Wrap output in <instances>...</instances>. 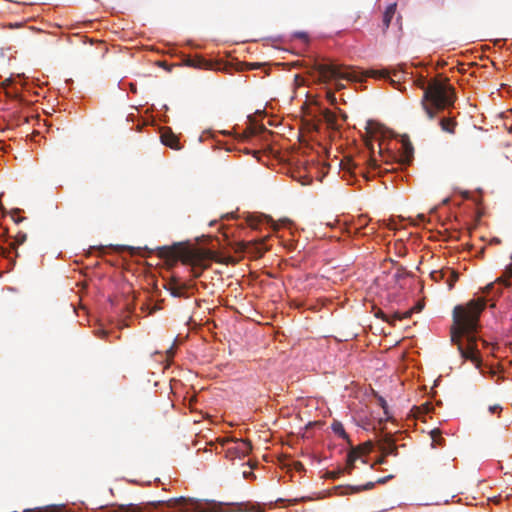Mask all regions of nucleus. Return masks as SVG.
<instances>
[{
	"instance_id": "f257e3e1",
	"label": "nucleus",
	"mask_w": 512,
	"mask_h": 512,
	"mask_svg": "<svg viewBox=\"0 0 512 512\" xmlns=\"http://www.w3.org/2000/svg\"><path fill=\"white\" fill-rule=\"evenodd\" d=\"M486 307L483 298L471 300L466 305H457L453 309V324L450 329L452 344L457 346L461 357L480 367V351L477 347L476 333L480 315Z\"/></svg>"
},
{
	"instance_id": "f03ea898",
	"label": "nucleus",
	"mask_w": 512,
	"mask_h": 512,
	"mask_svg": "<svg viewBox=\"0 0 512 512\" xmlns=\"http://www.w3.org/2000/svg\"><path fill=\"white\" fill-rule=\"evenodd\" d=\"M312 69L319 75L318 81L324 84L335 82V89L337 91L345 88V85L340 80H347L352 82L362 81L365 77L372 78H389L390 72L387 69L376 70L369 69L365 72L358 73L353 68L335 63H320L315 61Z\"/></svg>"
},
{
	"instance_id": "7ed1b4c3",
	"label": "nucleus",
	"mask_w": 512,
	"mask_h": 512,
	"mask_svg": "<svg viewBox=\"0 0 512 512\" xmlns=\"http://www.w3.org/2000/svg\"><path fill=\"white\" fill-rule=\"evenodd\" d=\"M158 256L168 262L181 261L183 264L191 266L195 278L200 277L202 272L210 267V263L214 259L212 251L192 249L181 244L159 247Z\"/></svg>"
},
{
	"instance_id": "20e7f679",
	"label": "nucleus",
	"mask_w": 512,
	"mask_h": 512,
	"mask_svg": "<svg viewBox=\"0 0 512 512\" xmlns=\"http://www.w3.org/2000/svg\"><path fill=\"white\" fill-rule=\"evenodd\" d=\"M207 504L184 497L166 501H152L145 505L129 504L122 506L124 512H207Z\"/></svg>"
},
{
	"instance_id": "39448f33",
	"label": "nucleus",
	"mask_w": 512,
	"mask_h": 512,
	"mask_svg": "<svg viewBox=\"0 0 512 512\" xmlns=\"http://www.w3.org/2000/svg\"><path fill=\"white\" fill-rule=\"evenodd\" d=\"M454 102V89L441 83L438 80H432L424 87L422 98V107L427 116L433 119L437 112L451 106Z\"/></svg>"
},
{
	"instance_id": "423d86ee",
	"label": "nucleus",
	"mask_w": 512,
	"mask_h": 512,
	"mask_svg": "<svg viewBox=\"0 0 512 512\" xmlns=\"http://www.w3.org/2000/svg\"><path fill=\"white\" fill-rule=\"evenodd\" d=\"M341 167L343 170H347L348 172L352 173L353 175L360 174L363 176L366 180L370 179L369 173L370 171H366L362 164L355 161L352 158H345L341 161Z\"/></svg>"
},
{
	"instance_id": "0eeeda50",
	"label": "nucleus",
	"mask_w": 512,
	"mask_h": 512,
	"mask_svg": "<svg viewBox=\"0 0 512 512\" xmlns=\"http://www.w3.org/2000/svg\"><path fill=\"white\" fill-rule=\"evenodd\" d=\"M378 447L384 456H397L398 454V447L391 434H384L378 442Z\"/></svg>"
},
{
	"instance_id": "6e6552de",
	"label": "nucleus",
	"mask_w": 512,
	"mask_h": 512,
	"mask_svg": "<svg viewBox=\"0 0 512 512\" xmlns=\"http://www.w3.org/2000/svg\"><path fill=\"white\" fill-rule=\"evenodd\" d=\"M401 142H402L401 163L405 164V165H409L413 158L414 148L407 136L402 137Z\"/></svg>"
},
{
	"instance_id": "1a4fd4ad",
	"label": "nucleus",
	"mask_w": 512,
	"mask_h": 512,
	"mask_svg": "<svg viewBox=\"0 0 512 512\" xmlns=\"http://www.w3.org/2000/svg\"><path fill=\"white\" fill-rule=\"evenodd\" d=\"M161 141L165 146L175 150H180L181 146L178 137L171 130H166L161 134Z\"/></svg>"
},
{
	"instance_id": "9d476101",
	"label": "nucleus",
	"mask_w": 512,
	"mask_h": 512,
	"mask_svg": "<svg viewBox=\"0 0 512 512\" xmlns=\"http://www.w3.org/2000/svg\"><path fill=\"white\" fill-rule=\"evenodd\" d=\"M512 276V265H510L509 267L506 268L505 270V274L503 277H499L496 282L494 283H490L488 284L485 289H484V292L485 293H490L491 291H493L496 287V285H505V286H509L510 285V282L508 281L507 278L511 277Z\"/></svg>"
},
{
	"instance_id": "9b49d317",
	"label": "nucleus",
	"mask_w": 512,
	"mask_h": 512,
	"mask_svg": "<svg viewBox=\"0 0 512 512\" xmlns=\"http://www.w3.org/2000/svg\"><path fill=\"white\" fill-rule=\"evenodd\" d=\"M389 478H392V476L390 475V476H387L384 478H379L377 481H375V482L370 481V482L366 483L365 485L349 486L350 493H359L362 491L371 490L375 487L376 483L383 484Z\"/></svg>"
},
{
	"instance_id": "f8f14e48",
	"label": "nucleus",
	"mask_w": 512,
	"mask_h": 512,
	"mask_svg": "<svg viewBox=\"0 0 512 512\" xmlns=\"http://www.w3.org/2000/svg\"><path fill=\"white\" fill-rule=\"evenodd\" d=\"M252 450V445L247 440H239L235 442V451L238 458L246 457Z\"/></svg>"
},
{
	"instance_id": "ddd939ff",
	"label": "nucleus",
	"mask_w": 512,
	"mask_h": 512,
	"mask_svg": "<svg viewBox=\"0 0 512 512\" xmlns=\"http://www.w3.org/2000/svg\"><path fill=\"white\" fill-rule=\"evenodd\" d=\"M395 12H396V3H392V4L388 5L386 10L384 11L382 22H383V27L385 30L389 27L391 20L395 15Z\"/></svg>"
},
{
	"instance_id": "4468645a",
	"label": "nucleus",
	"mask_w": 512,
	"mask_h": 512,
	"mask_svg": "<svg viewBox=\"0 0 512 512\" xmlns=\"http://www.w3.org/2000/svg\"><path fill=\"white\" fill-rule=\"evenodd\" d=\"M331 429L332 431L338 435L339 437H341L342 439L346 440L347 443L352 446V443L350 441V438L348 436V434L346 433L343 425L341 422L339 421H333V423L331 424Z\"/></svg>"
},
{
	"instance_id": "2eb2a0df",
	"label": "nucleus",
	"mask_w": 512,
	"mask_h": 512,
	"mask_svg": "<svg viewBox=\"0 0 512 512\" xmlns=\"http://www.w3.org/2000/svg\"><path fill=\"white\" fill-rule=\"evenodd\" d=\"M441 129L444 132L454 134L457 122L453 118H442L439 122Z\"/></svg>"
},
{
	"instance_id": "dca6fc26",
	"label": "nucleus",
	"mask_w": 512,
	"mask_h": 512,
	"mask_svg": "<svg viewBox=\"0 0 512 512\" xmlns=\"http://www.w3.org/2000/svg\"><path fill=\"white\" fill-rule=\"evenodd\" d=\"M247 224L252 228V229H258L259 225L264 222V221H272L271 218L267 217V216H257V215H249L247 217Z\"/></svg>"
},
{
	"instance_id": "f3484780",
	"label": "nucleus",
	"mask_w": 512,
	"mask_h": 512,
	"mask_svg": "<svg viewBox=\"0 0 512 512\" xmlns=\"http://www.w3.org/2000/svg\"><path fill=\"white\" fill-rule=\"evenodd\" d=\"M189 285L180 283L176 288H171V295L178 298H189Z\"/></svg>"
},
{
	"instance_id": "a211bd4d",
	"label": "nucleus",
	"mask_w": 512,
	"mask_h": 512,
	"mask_svg": "<svg viewBox=\"0 0 512 512\" xmlns=\"http://www.w3.org/2000/svg\"><path fill=\"white\" fill-rule=\"evenodd\" d=\"M447 272L448 275L446 276V283L449 290H451L459 279V273L451 268H447Z\"/></svg>"
},
{
	"instance_id": "6ab92c4d",
	"label": "nucleus",
	"mask_w": 512,
	"mask_h": 512,
	"mask_svg": "<svg viewBox=\"0 0 512 512\" xmlns=\"http://www.w3.org/2000/svg\"><path fill=\"white\" fill-rule=\"evenodd\" d=\"M187 65L190 67H195V68H208L210 66V64L205 59H203L201 57L189 59L187 61Z\"/></svg>"
},
{
	"instance_id": "aec40b11",
	"label": "nucleus",
	"mask_w": 512,
	"mask_h": 512,
	"mask_svg": "<svg viewBox=\"0 0 512 512\" xmlns=\"http://www.w3.org/2000/svg\"><path fill=\"white\" fill-rule=\"evenodd\" d=\"M322 115H323V118L325 120V122L330 125V126H334L335 122H336V115L328 110V109H325L323 112H322Z\"/></svg>"
},
{
	"instance_id": "412c9836",
	"label": "nucleus",
	"mask_w": 512,
	"mask_h": 512,
	"mask_svg": "<svg viewBox=\"0 0 512 512\" xmlns=\"http://www.w3.org/2000/svg\"><path fill=\"white\" fill-rule=\"evenodd\" d=\"M413 313H414V309H409V310H407L404 313L395 312V313L392 314L393 323L396 320H402V319L410 318Z\"/></svg>"
},
{
	"instance_id": "4be33fe9",
	"label": "nucleus",
	"mask_w": 512,
	"mask_h": 512,
	"mask_svg": "<svg viewBox=\"0 0 512 512\" xmlns=\"http://www.w3.org/2000/svg\"><path fill=\"white\" fill-rule=\"evenodd\" d=\"M431 439H432V445H442L443 438L441 436V432L439 430H432L431 431Z\"/></svg>"
},
{
	"instance_id": "5701e85b",
	"label": "nucleus",
	"mask_w": 512,
	"mask_h": 512,
	"mask_svg": "<svg viewBox=\"0 0 512 512\" xmlns=\"http://www.w3.org/2000/svg\"><path fill=\"white\" fill-rule=\"evenodd\" d=\"M448 275V272H447V268L446 269H443V270H439V271H433L431 273V277L436 281H440V280H445L446 281V276Z\"/></svg>"
},
{
	"instance_id": "b1692460",
	"label": "nucleus",
	"mask_w": 512,
	"mask_h": 512,
	"mask_svg": "<svg viewBox=\"0 0 512 512\" xmlns=\"http://www.w3.org/2000/svg\"><path fill=\"white\" fill-rule=\"evenodd\" d=\"M358 449V451L360 452V454H368L371 452L372 448H373V444L371 441H367L361 445H358L356 447Z\"/></svg>"
},
{
	"instance_id": "393cba45",
	"label": "nucleus",
	"mask_w": 512,
	"mask_h": 512,
	"mask_svg": "<svg viewBox=\"0 0 512 512\" xmlns=\"http://www.w3.org/2000/svg\"><path fill=\"white\" fill-rule=\"evenodd\" d=\"M360 455L361 454L357 448L351 447V450L347 455V459L349 460V462H355L360 457Z\"/></svg>"
},
{
	"instance_id": "a878e982",
	"label": "nucleus",
	"mask_w": 512,
	"mask_h": 512,
	"mask_svg": "<svg viewBox=\"0 0 512 512\" xmlns=\"http://www.w3.org/2000/svg\"><path fill=\"white\" fill-rule=\"evenodd\" d=\"M26 239H27L26 233L18 232L17 235L15 236V242H14L15 248L18 245L23 244L26 241Z\"/></svg>"
},
{
	"instance_id": "bb28decb",
	"label": "nucleus",
	"mask_w": 512,
	"mask_h": 512,
	"mask_svg": "<svg viewBox=\"0 0 512 512\" xmlns=\"http://www.w3.org/2000/svg\"><path fill=\"white\" fill-rule=\"evenodd\" d=\"M344 473V470L343 469H337V470H334V471H328L326 476L327 478H330V479H337L339 478L342 474Z\"/></svg>"
},
{
	"instance_id": "cd10ccee",
	"label": "nucleus",
	"mask_w": 512,
	"mask_h": 512,
	"mask_svg": "<svg viewBox=\"0 0 512 512\" xmlns=\"http://www.w3.org/2000/svg\"><path fill=\"white\" fill-rule=\"evenodd\" d=\"M181 282L173 277L166 285L165 288L171 293V288H176Z\"/></svg>"
},
{
	"instance_id": "c85d7f7f",
	"label": "nucleus",
	"mask_w": 512,
	"mask_h": 512,
	"mask_svg": "<svg viewBox=\"0 0 512 512\" xmlns=\"http://www.w3.org/2000/svg\"><path fill=\"white\" fill-rule=\"evenodd\" d=\"M376 317L390 323V324H393V319H392V315L389 317L388 315H386L383 311H378L376 313Z\"/></svg>"
},
{
	"instance_id": "c756f323",
	"label": "nucleus",
	"mask_w": 512,
	"mask_h": 512,
	"mask_svg": "<svg viewBox=\"0 0 512 512\" xmlns=\"http://www.w3.org/2000/svg\"><path fill=\"white\" fill-rule=\"evenodd\" d=\"M366 164L372 170H375L378 168L377 160L373 157H370L369 160L366 161Z\"/></svg>"
},
{
	"instance_id": "7c9ffc66",
	"label": "nucleus",
	"mask_w": 512,
	"mask_h": 512,
	"mask_svg": "<svg viewBox=\"0 0 512 512\" xmlns=\"http://www.w3.org/2000/svg\"><path fill=\"white\" fill-rule=\"evenodd\" d=\"M226 457L227 458H230V459H235V458H238L236 456V451H235V445L233 447H230L227 449L226 451Z\"/></svg>"
},
{
	"instance_id": "2f4dec72",
	"label": "nucleus",
	"mask_w": 512,
	"mask_h": 512,
	"mask_svg": "<svg viewBox=\"0 0 512 512\" xmlns=\"http://www.w3.org/2000/svg\"><path fill=\"white\" fill-rule=\"evenodd\" d=\"M327 99L328 101L334 105L336 103V96H335V93L331 90H328L327 91Z\"/></svg>"
},
{
	"instance_id": "473e14b6",
	"label": "nucleus",
	"mask_w": 512,
	"mask_h": 512,
	"mask_svg": "<svg viewBox=\"0 0 512 512\" xmlns=\"http://www.w3.org/2000/svg\"><path fill=\"white\" fill-rule=\"evenodd\" d=\"M379 404H380V406L383 408L384 413H385L386 415H388V407H387V403H386L385 399H384V398H382V397H379ZM389 418H390V417H389V416H387V419H389Z\"/></svg>"
},
{
	"instance_id": "72a5a7b5",
	"label": "nucleus",
	"mask_w": 512,
	"mask_h": 512,
	"mask_svg": "<svg viewBox=\"0 0 512 512\" xmlns=\"http://www.w3.org/2000/svg\"><path fill=\"white\" fill-rule=\"evenodd\" d=\"M210 510H213L215 512H226L227 510L222 508V504H209Z\"/></svg>"
},
{
	"instance_id": "f704fd0d",
	"label": "nucleus",
	"mask_w": 512,
	"mask_h": 512,
	"mask_svg": "<svg viewBox=\"0 0 512 512\" xmlns=\"http://www.w3.org/2000/svg\"><path fill=\"white\" fill-rule=\"evenodd\" d=\"M354 463L355 462H349V460L347 459L346 467L343 469L344 472H347L348 474H351L352 470L354 469Z\"/></svg>"
},
{
	"instance_id": "c9c22d12",
	"label": "nucleus",
	"mask_w": 512,
	"mask_h": 512,
	"mask_svg": "<svg viewBox=\"0 0 512 512\" xmlns=\"http://www.w3.org/2000/svg\"><path fill=\"white\" fill-rule=\"evenodd\" d=\"M20 210L19 209H15L12 211V219L16 222V223H19L21 221H23L25 218L24 217H18V218H15V214L16 213H19Z\"/></svg>"
},
{
	"instance_id": "e433bc0d",
	"label": "nucleus",
	"mask_w": 512,
	"mask_h": 512,
	"mask_svg": "<svg viewBox=\"0 0 512 512\" xmlns=\"http://www.w3.org/2000/svg\"><path fill=\"white\" fill-rule=\"evenodd\" d=\"M108 335V332L106 330L100 329L97 331V336L99 338H105Z\"/></svg>"
},
{
	"instance_id": "4c0bfd02",
	"label": "nucleus",
	"mask_w": 512,
	"mask_h": 512,
	"mask_svg": "<svg viewBox=\"0 0 512 512\" xmlns=\"http://www.w3.org/2000/svg\"><path fill=\"white\" fill-rule=\"evenodd\" d=\"M489 409H490V411H491L492 413H494V412H496V411L501 410V408H500L499 406H496V405H495V406H490V408H489Z\"/></svg>"
},
{
	"instance_id": "58836bf2",
	"label": "nucleus",
	"mask_w": 512,
	"mask_h": 512,
	"mask_svg": "<svg viewBox=\"0 0 512 512\" xmlns=\"http://www.w3.org/2000/svg\"><path fill=\"white\" fill-rule=\"evenodd\" d=\"M174 348L171 347L170 349L167 350V354H168V357H173L174 356Z\"/></svg>"
},
{
	"instance_id": "ea45409f",
	"label": "nucleus",
	"mask_w": 512,
	"mask_h": 512,
	"mask_svg": "<svg viewBox=\"0 0 512 512\" xmlns=\"http://www.w3.org/2000/svg\"><path fill=\"white\" fill-rule=\"evenodd\" d=\"M422 307H423V306H422L421 304H417V305H416L415 307H413L412 309H414V312H419V311H421Z\"/></svg>"
},
{
	"instance_id": "a19ab883",
	"label": "nucleus",
	"mask_w": 512,
	"mask_h": 512,
	"mask_svg": "<svg viewBox=\"0 0 512 512\" xmlns=\"http://www.w3.org/2000/svg\"><path fill=\"white\" fill-rule=\"evenodd\" d=\"M386 457H387V456H384V454H382V457L377 461V463H379V464H383V463L385 462V458H386Z\"/></svg>"
},
{
	"instance_id": "79ce46f5",
	"label": "nucleus",
	"mask_w": 512,
	"mask_h": 512,
	"mask_svg": "<svg viewBox=\"0 0 512 512\" xmlns=\"http://www.w3.org/2000/svg\"><path fill=\"white\" fill-rule=\"evenodd\" d=\"M491 243H494V244H500L501 243V240L499 238H493L491 240Z\"/></svg>"
},
{
	"instance_id": "37998d69",
	"label": "nucleus",
	"mask_w": 512,
	"mask_h": 512,
	"mask_svg": "<svg viewBox=\"0 0 512 512\" xmlns=\"http://www.w3.org/2000/svg\"><path fill=\"white\" fill-rule=\"evenodd\" d=\"M11 83H12V80H11V79H6V80H5V82H4L5 87L10 86V85H11Z\"/></svg>"
},
{
	"instance_id": "c03bdc74",
	"label": "nucleus",
	"mask_w": 512,
	"mask_h": 512,
	"mask_svg": "<svg viewBox=\"0 0 512 512\" xmlns=\"http://www.w3.org/2000/svg\"><path fill=\"white\" fill-rule=\"evenodd\" d=\"M298 36L303 39H307V35L305 33H299Z\"/></svg>"
},
{
	"instance_id": "a18cd8bd",
	"label": "nucleus",
	"mask_w": 512,
	"mask_h": 512,
	"mask_svg": "<svg viewBox=\"0 0 512 512\" xmlns=\"http://www.w3.org/2000/svg\"><path fill=\"white\" fill-rule=\"evenodd\" d=\"M367 146L369 147V149L371 150V152H373V147L371 146L370 143H367Z\"/></svg>"
},
{
	"instance_id": "49530a36",
	"label": "nucleus",
	"mask_w": 512,
	"mask_h": 512,
	"mask_svg": "<svg viewBox=\"0 0 512 512\" xmlns=\"http://www.w3.org/2000/svg\"><path fill=\"white\" fill-rule=\"evenodd\" d=\"M391 83H396V80L395 79H389Z\"/></svg>"
},
{
	"instance_id": "de8ad7c7",
	"label": "nucleus",
	"mask_w": 512,
	"mask_h": 512,
	"mask_svg": "<svg viewBox=\"0 0 512 512\" xmlns=\"http://www.w3.org/2000/svg\"><path fill=\"white\" fill-rule=\"evenodd\" d=\"M398 74H399V73H398V72H396V71H394V72H393V75H394V76H398Z\"/></svg>"
},
{
	"instance_id": "09e8293b",
	"label": "nucleus",
	"mask_w": 512,
	"mask_h": 512,
	"mask_svg": "<svg viewBox=\"0 0 512 512\" xmlns=\"http://www.w3.org/2000/svg\"><path fill=\"white\" fill-rule=\"evenodd\" d=\"M298 465L299 466H297V469H300V467H302V463H299Z\"/></svg>"
},
{
	"instance_id": "8fccbe9b",
	"label": "nucleus",
	"mask_w": 512,
	"mask_h": 512,
	"mask_svg": "<svg viewBox=\"0 0 512 512\" xmlns=\"http://www.w3.org/2000/svg\"><path fill=\"white\" fill-rule=\"evenodd\" d=\"M298 465L299 466H297V469H300V467H302V463H299Z\"/></svg>"
}]
</instances>
